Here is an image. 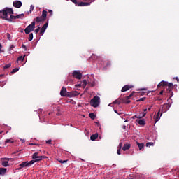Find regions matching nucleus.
<instances>
[{
	"mask_svg": "<svg viewBox=\"0 0 179 179\" xmlns=\"http://www.w3.org/2000/svg\"><path fill=\"white\" fill-rule=\"evenodd\" d=\"M46 143L48 145H51V143H52V140H48V141H46Z\"/></svg>",
	"mask_w": 179,
	"mask_h": 179,
	"instance_id": "obj_42",
	"label": "nucleus"
},
{
	"mask_svg": "<svg viewBox=\"0 0 179 179\" xmlns=\"http://www.w3.org/2000/svg\"><path fill=\"white\" fill-rule=\"evenodd\" d=\"M144 94H145V92H143V93L141 94V96H143Z\"/></svg>",
	"mask_w": 179,
	"mask_h": 179,
	"instance_id": "obj_62",
	"label": "nucleus"
},
{
	"mask_svg": "<svg viewBox=\"0 0 179 179\" xmlns=\"http://www.w3.org/2000/svg\"><path fill=\"white\" fill-rule=\"evenodd\" d=\"M97 138H99V134H92L91 136H90V139L91 141H96L97 139Z\"/></svg>",
	"mask_w": 179,
	"mask_h": 179,
	"instance_id": "obj_21",
	"label": "nucleus"
},
{
	"mask_svg": "<svg viewBox=\"0 0 179 179\" xmlns=\"http://www.w3.org/2000/svg\"><path fill=\"white\" fill-rule=\"evenodd\" d=\"M131 148V144L126 143L122 147V150L125 152L126 150H129Z\"/></svg>",
	"mask_w": 179,
	"mask_h": 179,
	"instance_id": "obj_18",
	"label": "nucleus"
},
{
	"mask_svg": "<svg viewBox=\"0 0 179 179\" xmlns=\"http://www.w3.org/2000/svg\"><path fill=\"white\" fill-rule=\"evenodd\" d=\"M34 29H36V22L34 21L25 28L24 32L26 34H30L31 31H34Z\"/></svg>",
	"mask_w": 179,
	"mask_h": 179,
	"instance_id": "obj_4",
	"label": "nucleus"
},
{
	"mask_svg": "<svg viewBox=\"0 0 179 179\" xmlns=\"http://www.w3.org/2000/svg\"><path fill=\"white\" fill-rule=\"evenodd\" d=\"M146 111H148V109L143 110V112L142 113V117H146Z\"/></svg>",
	"mask_w": 179,
	"mask_h": 179,
	"instance_id": "obj_36",
	"label": "nucleus"
},
{
	"mask_svg": "<svg viewBox=\"0 0 179 179\" xmlns=\"http://www.w3.org/2000/svg\"><path fill=\"white\" fill-rule=\"evenodd\" d=\"M48 27V22H46L42 28H41V31L39 33V36H43L44 33H45V30H47V28Z\"/></svg>",
	"mask_w": 179,
	"mask_h": 179,
	"instance_id": "obj_9",
	"label": "nucleus"
},
{
	"mask_svg": "<svg viewBox=\"0 0 179 179\" xmlns=\"http://www.w3.org/2000/svg\"><path fill=\"white\" fill-rule=\"evenodd\" d=\"M132 87H134V85H126L122 88L121 92H128V90H129V89H132Z\"/></svg>",
	"mask_w": 179,
	"mask_h": 179,
	"instance_id": "obj_11",
	"label": "nucleus"
},
{
	"mask_svg": "<svg viewBox=\"0 0 179 179\" xmlns=\"http://www.w3.org/2000/svg\"><path fill=\"white\" fill-rule=\"evenodd\" d=\"M10 18H9V20H10V21H8V22H13V20H16V19H17V15H13V14H10Z\"/></svg>",
	"mask_w": 179,
	"mask_h": 179,
	"instance_id": "obj_23",
	"label": "nucleus"
},
{
	"mask_svg": "<svg viewBox=\"0 0 179 179\" xmlns=\"http://www.w3.org/2000/svg\"><path fill=\"white\" fill-rule=\"evenodd\" d=\"M154 143L153 142H148L146 143L145 146L148 148L149 146H153Z\"/></svg>",
	"mask_w": 179,
	"mask_h": 179,
	"instance_id": "obj_35",
	"label": "nucleus"
},
{
	"mask_svg": "<svg viewBox=\"0 0 179 179\" xmlns=\"http://www.w3.org/2000/svg\"><path fill=\"white\" fill-rule=\"evenodd\" d=\"M10 66H12V64H10V63L6 64L4 66V69H8V68H10Z\"/></svg>",
	"mask_w": 179,
	"mask_h": 179,
	"instance_id": "obj_34",
	"label": "nucleus"
},
{
	"mask_svg": "<svg viewBox=\"0 0 179 179\" xmlns=\"http://www.w3.org/2000/svg\"><path fill=\"white\" fill-rule=\"evenodd\" d=\"M106 66L108 67V66H111V61H108L107 63H106Z\"/></svg>",
	"mask_w": 179,
	"mask_h": 179,
	"instance_id": "obj_41",
	"label": "nucleus"
},
{
	"mask_svg": "<svg viewBox=\"0 0 179 179\" xmlns=\"http://www.w3.org/2000/svg\"><path fill=\"white\" fill-rule=\"evenodd\" d=\"M145 100H146V97H143V98H141L140 99H138L137 101H145Z\"/></svg>",
	"mask_w": 179,
	"mask_h": 179,
	"instance_id": "obj_39",
	"label": "nucleus"
},
{
	"mask_svg": "<svg viewBox=\"0 0 179 179\" xmlns=\"http://www.w3.org/2000/svg\"><path fill=\"white\" fill-rule=\"evenodd\" d=\"M31 12H33V11H31V10H29V11H28V15H30V13H31Z\"/></svg>",
	"mask_w": 179,
	"mask_h": 179,
	"instance_id": "obj_57",
	"label": "nucleus"
},
{
	"mask_svg": "<svg viewBox=\"0 0 179 179\" xmlns=\"http://www.w3.org/2000/svg\"><path fill=\"white\" fill-rule=\"evenodd\" d=\"M137 146L139 148V150H142V149H143L145 148V144H143V143H139L138 141L136 142Z\"/></svg>",
	"mask_w": 179,
	"mask_h": 179,
	"instance_id": "obj_19",
	"label": "nucleus"
},
{
	"mask_svg": "<svg viewBox=\"0 0 179 179\" xmlns=\"http://www.w3.org/2000/svg\"><path fill=\"white\" fill-rule=\"evenodd\" d=\"M122 128H123V129H127V126L123 125Z\"/></svg>",
	"mask_w": 179,
	"mask_h": 179,
	"instance_id": "obj_55",
	"label": "nucleus"
},
{
	"mask_svg": "<svg viewBox=\"0 0 179 179\" xmlns=\"http://www.w3.org/2000/svg\"><path fill=\"white\" fill-rule=\"evenodd\" d=\"M89 117L91 118V120H96V115H94L93 113H90Z\"/></svg>",
	"mask_w": 179,
	"mask_h": 179,
	"instance_id": "obj_25",
	"label": "nucleus"
},
{
	"mask_svg": "<svg viewBox=\"0 0 179 179\" xmlns=\"http://www.w3.org/2000/svg\"><path fill=\"white\" fill-rule=\"evenodd\" d=\"M14 11L13 8L6 7L2 10H0V18L7 22H10L11 20L8 17V15H13Z\"/></svg>",
	"mask_w": 179,
	"mask_h": 179,
	"instance_id": "obj_2",
	"label": "nucleus"
},
{
	"mask_svg": "<svg viewBox=\"0 0 179 179\" xmlns=\"http://www.w3.org/2000/svg\"><path fill=\"white\" fill-rule=\"evenodd\" d=\"M60 96L62 97H68L69 92H67L66 87H62L60 91Z\"/></svg>",
	"mask_w": 179,
	"mask_h": 179,
	"instance_id": "obj_8",
	"label": "nucleus"
},
{
	"mask_svg": "<svg viewBox=\"0 0 179 179\" xmlns=\"http://www.w3.org/2000/svg\"><path fill=\"white\" fill-rule=\"evenodd\" d=\"M34 20H36V23H40L41 22H44L45 20L42 17H36Z\"/></svg>",
	"mask_w": 179,
	"mask_h": 179,
	"instance_id": "obj_17",
	"label": "nucleus"
},
{
	"mask_svg": "<svg viewBox=\"0 0 179 179\" xmlns=\"http://www.w3.org/2000/svg\"><path fill=\"white\" fill-rule=\"evenodd\" d=\"M30 10H31V11L34 10V6L31 5V6H30Z\"/></svg>",
	"mask_w": 179,
	"mask_h": 179,
	"instance_id": "obj_46",
	"label": "nucleus"
},
{
	"mask_svg": "<svg viewBox=\"0 0 179 179\" xmlns=\"http://www.w3.org/2000/svg\"><path fill=\"white\" fill-rule=\"evenodd\" d=\"M164 107H166V108H167L169 107V105H165L163 108H164Z\"/></svg>",
	"mask_w": 179,
	"mask_h": 179,
	"instance_id": "obj_58",
	"label": "nucleus"
},
{
	"mask_svg": "<svg viewBox=\"0 0 179 179\" xmlns=\"http://www.w3.org/2000/svg\"><path fill=\"white\" fill-rule=\"evenodd\" d=\"M173 79H176V80H177V82L179 83V79L178 77H174Z\"/></svg>",
	"mask_w": 179,
	"mask_h": 179,
	"instance_id": "obj_51",
	"label": "nucleus"
},
{
	"mask_svg": "<svg viewBox=\"0 0 179 179\" xmlns=\"http://www.w3.org/2000/svg\"><path fill=\"white\" fill-rule=\"evenodd\" d=\"M45 157H45V156H38L37 158H35V159L31 160V162H34V163H36L37 162L41 161L42 159H44Z\"/></svg>",
	"mask_w": 179,
	"mask_h": 179,
	"instance_id": "obj_14",
	"label": "nucleus"
},
{
	"mask_svg": "<svg viewBox=\"0 0 179 179\" xmlns=\"http://www.w3.org/2000/svg\"><path fill=\"white\" fill-rule=\"evenodd\" d=\"M59 163H66V162H68V160H59Z\"/></svg>",
	"mask_w": 179,
	"mask_h": 179,
	"instance_id": "obj_48",
	"label": "nucleus"
},
{
	"mask_svg": "<svg viewBox=\"0 0 179 179\" xmlns=\"http://www.w3.org/2000/svg\"><path fill=\"white\" fill-rule=\"evenodd\" d=\"M4 174H6V169L0 168V176H4Z\"/></svg>",
	"mask_w": 179,
	"mask_h": 179,
	"instance_id": "obj_22",
	"label": "nucleus"
},
{
	"mask_svg": "<svg viewBox=\"0 0 179 179\" xmlns=\"http://www.w3.org/2000/svg\"><path fill=\"white\" fill-rule=\"evenodd\" d=\"M167 86L168 88L166 89V93L169 94V99L173 97V89L174 87L173 86V83H169L167 81H161L157 86V89L159 87H164Z\"/></svg>",
	"mask_w": 179,
	"mask_h": 179,
	"instance_id": "obj_1",
	"label": "nucleus"
},
{
	"mask_svg": "<svg viewBox=\"0 0 179 179\" xmlns=\"http://www.w3.org/2000/svg\"><path fill=\"white\" fill-rule=\"evenodd\" d=\"M38 156V152H35L32 155V159H37Z\"/></svg>",
	"mask_w": 179,
	"mask_h": 179,
	"instance_id": "obj_31",
	"label": "nucleus"
},
{
	"mask_svg": "<svg viewBox=\"0 0 179 179\" xmlns=\"http://www.w3.org/2000/svg\"><path fill=\"white\" fill-rule=\"evenodd\" d=\"M136 122H138V124L141 125V127H145V125H146L145 119H137Z\"/></svg>",
	"mask_w": 179,
	"mask_h": 179,
	"instance_id": "obj_12",
	"label": "nucleus"
},
{
	"mask_svg": "<svg viewBox=\"0 0 179 179\" xmlns=\"http://www.w3.org/2000/svg\"><path fill=\"white\" fill-rule=\"evenodd\" d=\"M29 41H31L33 40V33H30L28 38Z\"/></svg>",
	"mask_w": 179,
	"mask_h": 179,
	"instance_id": "obj_33",
	"label": "nucleus"
},
{
	"mask_svg": "<svg viewBox=\"0 0 179 179\" xmlns=\"http://www.w3.org/2000/svg\"><path fill=\"white\" fill-rule=\"evenodd\" d=\"M19 71V68H15L12 70L11 73L13 75V73H16Z\"/></svg>",
	"mask_w": 179,
	"mask_h": 179,
	"instance_id": "obj_32",
	"label": "nucleus"
},
{
	"mask_svg": "<svg viewBox=\"0 0 179 179\" xmlns=\"http://www.w3.org/2000/svg\"><path fill=\"white\" fill-rule=\"evenodd\" d=\"M22 48L24 49L25 51H27V48L25 46L24 44H22Z\"/></svg>",
	"mask_w": 179,
	"mask_h": 179,
	"instance_id": "obj_45",
	"label": "nucleus"
},
{
	"mask_svg": "<svg viewBox=\"0 0 179 179\" xmlns=\"http://www.w3.org/2000/svg\"><path fill=\"white\" fill-rule=\"evenodd\" d=\"M44 19L45 20L47 19V10H43V12H42V15H41Z\"/></svg>",
	"mask_w": 179,
	"mask_h": 179,
	"instance_id": "obj_24",
	"label": "nucleus"
},
{
	"mask_svg": "<svg viewBox=\"0 0 179 179\" xmlns=\"http://www.w3.org/2000/svg\"><path fill=\"white\" fill-rule=\"evenodd\" d=\"M76 96H79V92L78 91H71L69 92L68 97H76Z\"/></svg>",
	"mask_w": 179,
	"mask_h": 179,
	"instance_id": "obj_10",
	"label": "nucleus"
},
{
	"mask_svg": "<svg viewBox=\"0 0 179 179\" xmlns=\"http://www.w3.org/2000/svg\"><path fill=\"white\" fill-rule=\"evenodd\" d=\"M163 93H164V92H163V90H162V91H160L159 94H160L161 96H162Z\"/></svg>",
	"mask_w": 179,
	"mask_h": 179,
	"instance_id": "obj_54",
	"label": "nucleus"
},
{
	"mask_svg": "<svg viewBox=\"0 0 179 179\" xmlns=\"http://www.w3.org/2000/svg\"><path fill=\"white\" fill-rule=\"evenodd\" d=\"M98 58L99 57H97V55L92 54L90 57V61H97Z\"/></svg>",
	"mask_w": 179,
	"mask_h": 179,
	"instance_id": "obj_20",
	"label": "nucleus"
},
{
	"mask_svg": "<svg viewBox=\"0 0 179 179\" xmlns=\"http://www.w3.org/2000/svg\"><path fill=\"white\" fill-rule=\"evenodd\" d=\"M142 118H143V117H142V115L137 116V120H142Z\"/></svg>",
	"mask_w": 179,
	"mask_h": 179,
	"instance_id": "obj_49",
	"label": "nucleus"
},
{
	"mask_svg": "<svg viewBox=\"0 0 179 179\" xmlns=\"http://www.w3.org/2000/svg\"><path fill=\"white\" fill-rule=\"evenodd\" d=\"M121 103H124V99L120 97L117 99L113 101V104H121Z\"/></svg>",
	"mask_w": 179,
	"mask_h": 179,
	"instance_id": "obj_15",
	"label": "nucleus"
},
{
	"mask_svg": "<svg viewBox=\"0 0 179 179\" xmlns=\"http://www.w3.org/2000/svg\"><path fill=\"white\" fill-rule=\"evenodd\" d=\"M2 76H3V74H1V75H0V78H2Z\"/></svg>",
	"mask_w": 179,
	"mask_h": 179,
	"instance_id": "obj_60",
	"label": "nucleus"
},
{
	"mask_svg": "<svg viewBox=\"0 0 179 179\" xmlns=\"http://www.w3.org/2000/svg\"><path fill=\"white\" fill-rule=\"evenodd\" d=\"M7 38L8 40H12V36H10V34L9 33H7Z\"/></svg>",
	"mask_w": 179,
	"mask_h": 179,
	"instance_id": "obj_37",
	"label": "nucleus"
},
{
	"mask_svg": "<svg viewBox=\"0 0 179 179\" xmlns=\"http://www.w3.org/2000/svg\"><path fill=\"white\" fill-rule=\"evenodd\" d=\"M90 3H92V2H83V1H80L78 3V6H89V5H90Z\"/></svg>",
	"mask_w": 179,
	"mask_h": 179,
	"instance_id": "obj_16",
	"label": "nucleus"
},
{
	"mask_svg": "<svg viewBox=\"0 0 179 179\" xmlns=\"http://www.w3.org/2000/svg\"><path fill=\"white\" fill-rule=\"evenodd\" d=\"M30 145H38V144L31 143Z\"/></svg>",
	"mask_w": 179,
	"mask_h": 179,
	"instance_id": "obj_63",
	"label": "nucleus"
},
{
	"mask_svg": "<svg viewBox=\"0 0 179 179\" xmlns=\"http://www.w3.org/2000/svg\"><path fill=\"white\" fill-rule=\"evenodd\" d=\"M134 93H135V92H132V93L130 94V95L127 96V99H131V97H133Z\"/></svg>",
	"mask_w": 179,
	"mask_h": 179,
	"instance_id": "obj_38",
	"label": "nucleus"
},
{
	"mask_svg": "<svg viewBox=\"0 0 179 179\" xmlns=\"http://www.w3.org/2000/svg\"><path fill=\"white\" fill-rule=\"evenodd\" d=\"M72 76L73 78H75L76 79L80 80V79H82L83 75H82V73H80L79 71L75 70L73 71Z\"/></svg>",
	"mask_w": 179,
	"mask_h": 179,
	"instance_id": "obj_6",
	"label": "nucleus"
},
{
	"mask_svg": "<svg viewBox=\"0 0 179 179\" xmlns=\"http://www.w3.org/2000/svg\"><path fill=\"white\" fill-rule=\"evenodd\" d=\"M14 8H22V1H15L13 3Z\"/></svg>",
	"mask_w": 179,
	"mask_h": 179,
	"instance_id": "obj_13",
	"label": "nucleus"
},
{
	"mask_svg": "<svg viewBox=\"0 0 179 179\" xmlns=\"http://www.w3.org/2000/svg\"><path fill=\"white\" fill-rule=\"evenodd\" d=\"M122 143H119V145H118V147H117V149H122Z\"/></svg>",
	"mask_w": 179,
	"mask_h": 179,
	"instance_id": "obj_44",
	"label": "nucleus"
},
{
	"mask_svg": "<svg viewBox=\"0 0 179 179\" xmlns=\"http://www.w3.org/2000/svg\"><path fill=\"white\" fill-rule=\"evenodd\" d=\"M16 16H17V19H22L23 17H24V15L23 13L20 14V15H16Z\"/></svg>",
	"mask_w": 179,
	"mask_h": 179,
	"instance_id": "obj_30",
	"label": "nucleus"
},
{
	"mask_svg": "<svg viewBox=\"0 0 179 179\" xmlns=\"http://www.w3.org/2000/svg\"><path fill=\"white\" fill-rule=\"evenodd\" d=\"M159 120H160V110H159V112L157 114V116L155 117V122H157Z\"/></svg>",
	"mask_w": 179,
	"mask_h": 179,
	"instance_id": "obj_27",
	"label": "nucleus"
},
{
	"mask_svg": "<svg viewBox=\"0 0 179 179\" xmlns=\"http://www.w3.org/2000/svg\"><path fill=\"white\" fill-rule=\"evenodd\" d=\"M10 160V158H1V165L3 167H9V163L8 162Z\"/></svg>",
	"mask_w": 179,
	"mask_h": 179,
	"instance_id": "obj_7",
	"label": "nucleus"
},
{
	"mask_svg": "<svg viewBox=\"0 0 179 179\" xmlns=\"http://www.w3.org/2000/svg\"><path fill=\"white\" fill-rule=\"evenodd\" d=\"M0 48H2V45L0 43Z\"/></svg>",
	"mask_w": 179,
	"mask_h": 179,
	"instance_id": "obj_61",
	"label": "nucleus"
},
{
	"mask_svg": "<svg viewBox=\"0 0 179 179\" xmlns=\"http://www.w3.org/2000/svg\"><path fill=\"white\" fill-rule=\"evenodd\" d=\"M123 103H125V104H129V103H131V100H129L128 96H127L125 99H123Z\"/></svg>",
	"mask_w": 179,
	"mask_h": 179,
	"instance_id": "obj_26",
	"label": "nucleus"
},
{
	"mask_svg": "<svg viewBox=\"0 0 179 179\" xmlns=\"http://www.w3.org/2000/svg\"><path fill=\"white\" fill-rule=\"evenodd\" d=\"M136 118H138V116H137V115H134V116L132 117V119H133V120H135Z\"/></svg>",
	"mask_w": 179,
	"mask_h": 179,
	"instance_id": "obj_53",
	"label": "nucleus"
},
{
	"mask_svg": "<svg viewBox=\"0 0 179 179\" xmlns=\"http://www.w3.org/2000/svg\"><path fill=\"white\" fill-rule=\"evenodd\" d=\"M13 48H15V45H12L10 47V51H12V50H13Z\"/></svg>",
	"mask_w": 179,
	"mask_h": 179,
	"instance_id": "obj_50",
	"label": "nucleus"
},
{
	"mask_svg": "<svg viewBox=\"0 0 179 179\" xmlns=\"http://www.w3.org/2000/svg\"><path fill=\"white\" fill-rule=\"evenodd\" d=\"M1 52H3V50H2V48H0V54H1Z\"/></svg>",
	"mask_w": 179,
	"mask_h": 179,
	"instance_id": "obj_56",
	"label": "nucleus"
},
{
	"mask_svg": "<svg viewBox=\"0 0 179 179\" xmlns=\"http://www.w3.org/2000/svg\"><path fill=\"white\" fill-rule=\"evenodd\" d=\"M13 142H15L13 141V138H10V139H6V141H5V143H13Z\"/></svg>",
	"mask_w": 179,
	"mask_h": 179,
	"instance_id": "obj_28",
	"label": "nucleus"
},
{
	"mask_svg": "<svg viewBox=\"0 0 179 179\" xmlns=\"http://www.w3.org/2000/svg\"><path fill=\"white\" fill-rule=\"evenodd\" d=\"M86 85H87V81H86V80H84L83 81V85L85 87V86H86Z\"/></svg>",
	"mask_w": 179,
	"mask_h": 179,
	"instance_id": "obj_43",
	"label": "nucleus"
},
{
	"mask_svg": "<svg viewBox=\"0 0 179 179\" xmlns=\"http://www.w3.org/2000/svg\"><path fill=\"white\" fill-rule=\"evenodd\" d=\"M24 57H26V55H24V56L18 57L17 61H22V62L24 61Z\"/></svg>",
	"mask_w": 179,
	"mask_h": 179,
	"instance_id": "obj_29",
	"label": "nucleus"
},
{
	"mask_svg": "<svg viewBox=\"0 0 179 179\" xmlns=\"http://www.w3.org/2000/svg\"><path fill=\"white\" fill-rule=\"evenodd\" d=\"M41 30L40 27H38L36 29L34 30V33H36V34H37Z\"/></svg>",
	"mask_w": 179,
	"mask_h": 179,
	"instance_id": "obj_40",
	"label": "nucleus"
},
{
	"mask_svg": "<svg viewBox=\"0 0 179 179\" xmlns=\"http://www.w3.org/2000/svg\"><path fill=\"white\" fill-rule=\"evenodd\" d=\"M48 12H49V13L50 14V16H52V10H49Z\"/></svg>",
	"mask_w": 179,
	"mask_h": 179,
	"instance_id": "obj_52",
	"label": "nucleus"
},
{
	"mask_svg": "<svg viewBox=\"0 0 179 179\" xmlns=\"http://www.w3.org/2000/svg\"><path fill=\"white\" fill-rule=\"evenodd\" d=\"M148 111H150V110H152V108H148Z\"/></svg>",
	"mask_w": 179,
	"mask_h": 179,
	"instance_id": "obj_59",
	"label": "nucleus"
},
{
	"mask_svg": "<svg viewBox=\"0 0 179 179\" xmlns=\"http://www.w3.org/2000/svg\"><path fill=\"white\" fill-rule=\"evenodd\" d=\"M117 155H121V149L117 148Z\"/></svg>",
	"mask_w": 179,
	"mask_h": 179,
	"instance_id": "obj_47",
	"label": "nucleus"
},
{
	"mask_svg": "<svg viewBox=\"0 0 179 179\" xmlns=\"http://www.w3.org/2000/svg\"><path fill=\"white\" fill-rule=\"evenodd\" d=\"M32 164H34V161L23 162L19 165L20 168L18 169V170H20V169H23V167H30V166H31Z\"/></svg>",
	"mask_w": 179,
	"mask_h": 179,
	"instance_id": "obj_5",
	"label": "nucleus"
},
{
	"mask_svg": "<svg viewBox=\"0 0 179 179\" xmlns=\"http://www.w3.org/2000/svg\"><path fill=\"white\" fill-rule=\"evenodd\" d=\"M2 134V131H0V134Z\"/></svg>",
	"mask_w": 179,
	"mask_h": 179,
	"instance_id": "obj_64",
	"label": "nucleus"
},
{
	"mask_svg": "<svg viewBox=\"0 0 179 179\" xmlns=\"http://www.w3.org/2000/svg\"><path fill=\"white\" fill-rule=\"evenodd\" d=\"M90 104L94 108L99 107L100 106V97L95 96L90 101Z\"/></svg>",
	"mask_w": 179,
	"mask_h": 179,
	"instance_id": "obj_3",
	"label": "nucleus"
}]
</instances>
